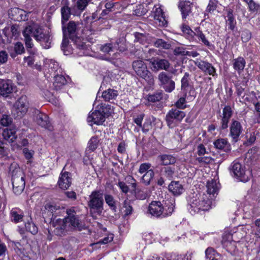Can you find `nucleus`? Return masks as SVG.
I'll return each instance as SVG.
<instances>
[{"instance_id": "nucleus-31", "label": "nucleus", "mask_w": 260, "mask_h": 260, "mask_svg": "<svg viewBox=\"0 0 260 260\" xmlns=\"http://www.w3.org/2000/svg\"><path fill=\"white\" fill-rule=\"evenodd\" d=\"M103 198H104V200H105L111 210L114 212H116L117 211V201L115 200L114 197L110 194L105 193L104 194Z\"/></svg>"}, {"instance_id": "nucleus-2", "label": "nucleus", "mask_w": 260, "mask_h": 260, "mask_svg": "<svg viewBox=\"0 0 260 260\" xmlns=\"http://www.w3.org/2000/svg\"><path fill=\"white\" fill-rule=\"evenodd\" d=\"M103 190L96 189L92 191L89 196L87 205L89 209L90 214L94 215H101L104 210Z\"/></svg>"}, {"instance_id": "nucleus-34", "label": "nucleus", "mask_w": 260, "mask_h": 260, "mask_svg": "<svg viewBox=\"0 0 260 260\" xmlns=\"http://www.w3.org/2000/svg\"><path fill=\"white\" fill-rule=\"evenodd\" d=\"M100 113L104 116V118H108L113 113L114 109L113 106L109 104H102L98 109Z\"/></svg>"}, {"instance_id": "nucleus-17", "label": "nucleus", "mask_w": 260, "mask_h": 260, "mask_svg": "<svg viewBox=\"0 0 260 260\" xmlns=\"http://www.w3.org/2000/svg\"><path fill=\"white\" fill-rule=\"evenodd\" d=\"M64 168L60 174L57 184L62 189H67L71 185L72 178L71 174L67 171H63Z\"/></svg>"}, {"instance_id": "nucleus-57", "label": "nucleus", "mask_w": 260, "mask_h": 260, "mask_svg": "<svg viewBox=\"0 0 260 260\" xmlns=\"http://www.w3.org/2000/svg\"><path fill=\"white\" fill-rule=\"evenodd\" d=\"M187 96L186 92L184 93V96L181 97L179 99V100L175 103V106L176 108H178V109H184L187 107L186 103V97Z\"/></svg>"}, {"instance_id": "nucleus-47", "label": "nucleus", "mask_w": 260, "mask_h": 260, "mask_svg": "<svg viewBox=\"0 0 260 260\" xmlns=\"http://www.w3.org/2000/svg\"><path fill=\"white\" fill-rule=\"evenodd\" d=\"M25 229L27 232H30L32 235H36L38 232V228L37 225L32 222L31 218L28 220L25 224Z\"/></svg>"}, {"instance_id": "nucleus-38", "label": "nucleus", "mask_w": 260, "mask_h": 260, "mask_svg": "<svg viewBox=\"0 0 260 260\" xmlns=\"http://www.w3.org/2000/svg\"><path fill=\"white\" fill-rule=\"evenodd\" d=\"M44 208L46 210L50 212L49 216H51V218L49 219V222H51L52 219H54V213L56 212L57 210H59L61 209L59 205H57L54 203H47Z\"/></svg>"}, {"instance_id": "nucleus-53", "label": "nucleus", "mask_w": 260, "mask_h": 260, "mask_svg": "<svg viewBox=\"0 0 260 260\" xmlns=\"http://www.w3.org/2000/svg\"><path fill=\"white\" fill-rule=\"evenodd\" d=\"M13 119L9 115L3 114L0 119V124L4 126H11Z\"/></svg>"}, {"instance_id": "nucleus-39", "label": "nucleus", "mask_w": 260, "mask_h": 260, "mask_svg": "<svg viewBox=\"0 0 260 260\" xmlns=\"http://www.w3.org/2000/svg\"><path fill=\"white\" fill-rule=\"evenodd\" d=\"M190 77V74L186 72L184 73L183 77L181 80V89L183 91H185V92H186L189 87L193 86V85L191 84Z\"/></svg>"}, {"instance_id": "nucleus-41", "label": "nucleus", "mask_w": 260, "mask_h": 260, "mask_svg": "<svg viewBox=\"0 0 260 260\" xmlns=\"http://www.w3.org/2000/svg\"><path fill=\"white\" fill-rule=\"evenodd\" d=\"M233 12V11L231 9L227 10V19H226V22L229 25V28L231 30H234L236 24V21L235 19Z\"/></svg>"}, {"instance_id": "nucleus-12", "label": "nucleus", "mask_w": 260, "mask_h": 260, "mask_svg": "<svg viewBox=\"0 0 260 260\" xmlns=\"http://www.w3.org/2000/svg\"><path fill=\"white\" fill-rule=\"evenodd\" d=\"M149 61L151 69L153 72L160 70L168 71L170 67V63L167 59L158 57H152L148 60Z\"/></svg>"}, {"instance_id": "nucleus-9", "label": "nucleus", "mask_w": 260, "mask_h": 260, "mask_svg": "<svg viewBox=\"0 0 260 260\" xmlns=\"http://www.w3.org/2000/svg\"><path fill=\"white\" fill-rule=\"evenodd\" d=\"M232 175L239 181L246 182L251 176V172L245 169V166L237 161H234L230 168Z\"/></svg>"}, {"instance_id": "nucleus-30", "label": "nucleus", "mask_w": 260, "mask_h": 260, "mask_svg": "<svg viewBox=\"0 0 260 260\" xmlns=\"http://www.w3.org/2000/svg\"><path fill=\"white\" fill-rule=\"evenodd\" d=\"M48 65V72L50 75L52 77L53 74H58L61 73V69L59 67L57 62L53 59L49 60L46 66Z\"/></svg>"}, {"instance_id": "nucleus-1", "label": "nucleus", "mask_w": 260, "mask_h": 260, "mask_svg": "<svg viewBox=\"0 0 260 260\" xmlns=\"http://www.w3.org/2000/svg\"><path fill=\"white\" fill-rule=\"evenodd\" d=\"M187 209L192 215L211 208L212 201L204 193H192L187 198Z\"/></svg>"}, {"instance_id": "nucleus-44", "label": "nucleus", "mask_w": 260, "mask_h": 260, "mask_svg": "<svg viewBox=\"0 0 260 260\" xmlns=\"http://www.w3.org/2000/svg\"><path fill=\"white\" fill-rule=\"evenodd\" d=\"M61 49L66 55H68L72 52V48L69 45V40L67 38H63Z\"/></svg>"}, {"instance_id": "nucleus-23", "label": "nucleus", "mask_w": 260, "mask_h": 260, "mask_svg": "<svg viewBox=\"0 0 260 260\" xmlns=\"http://www.w3.org/2000/svg\"><path fill=\"white\" fill-rule=\"evenodd\" d=\"M57 222H58V225L53 231L54 234L58 236L66 235L68 232L70 231L68 225L66 224L63 219H57Z\"/></svg>"}, {"instance_id": "nucleus-55", "label": "nucleus", "mask_w": 260, "mask_h": 260, "mask_svg": "<svg viewBox=\"0 0 260 260\" xmlns=\"http://www.w3.org/2000/svg\"><path fill=\"white\" fill-rule=\"evenodd\" d=\"M154 19L158 20L159 22H162V24L165 25L167 23V21L165 20V14L162 10L160 9H156L154 16Z\"/></svg>"}, {"instance_id": "nucleus-24", "label": "nucleus", "mask_w": 260, "mask_h": 260, "mask_svg": "<svg viewBox=\"0 0 260 260\" xmlns=\"http://www.w3.org/2000/svg\"><path fill=\"white\" fill-rule=\"evenodd\" d=\"M54 82L53 89L56 91L60 90L67 84V80L65 77L61 74H53Z\"/></svg>"}, {"instance_id": "nucleus-62", "label": "nucleus", "mask_w": 260, "mask_h": 260, "mask_svg": "<svg viewBox=\"0 0 260 260\" xmlns=\"http://www.w3.org/2000/svg\"><path fill=\"white\" fill-rule=\"evenodd\" d=\"M88 3V0H77L76 2L78 9L80 10L81 12H83L85 10Z\"/></svg>"}, {"instance_id": "nucleus-22", "label": "nucleus", "mask_w": 260, "mask_h": 260, "mask_svg": "<svg viewBox=\"0 0 260 260\" xmlns=\"http://www.w3.org/2000/svg\"><path fill=\"white\" fill-rule=\"evenodd\" d=\"M16 131L17 128L15 126H13L12 128H6L4 129L2 133L4 139L9 143L14 142L17 138Z\"/></svg>"}, {"instance_id": "nucleus-61", "label": "nucleus", "mask_w": 260, "mask_h": 260, "mask_svg": "<svg viewBox=\"0 0 260 260\" xmlns=\"http://www.w3.org/2000/svg\"><path fill=\"white\" fill-rule=\"evenodd\" d=\"M142 130L143 133H147L150 129L152 128V122L150 118H147L145 119V121L142 125Z\"/></svg>"}, {"instance_id": "nucleus-37", "label": "nucleus", "mask_w": 260, "mask_h": 260, "mask_svg": "<svg viewBox=\"0 0 260 260\" xmlns=\"http://www.w3.org/2000/svg\"><path fill=\"white\" fill-rule=\"evenodd\" d=\"M195 30H196V36L198 38L199 41H201L204 44V45L208 47V48L211 49V48L213 47V45L210 43V42L207 39L205 35L203 34V31L200 29V27H196Z\"/></svg>"}, {"instance_id": "nucleus-6", "label": "nucleus", "mask_w": 260, "mask_h": 260, "mask_svg": "<svg viewBox=\"0 0 260 260\" xmlns=\"http://www.w3.org/2000/svg\"><path fill=\"white\" fill-rule=\"evenodd\" d=\"M132 67L137 75L144 79L149 85L154 84L153 75L148 70L146 64L143 60H134L132 63Z\"/></svg>"}, {"instance_id": "nucleus-25", "label": "nucleus", "mask_w": 260, "mask_h": 260, "mask_svg": "<svg viewBox=\"0 0 260 260\" xmlns=\"http://www.w3.org/2000/svg\"><path fill=\"white\" fill-rule=\"evenodd\" d=\"M8 52L13 58H14L17 55L22 54L25 52L24 47L22 43L18 42L15 44L14 47H8Z\"/></svg>"}, {"instance_id": "nucleus-10", "label": "nucleus", "mask_w": 260, "mask_h": 260, "mask_svg": "<svg viewBox=\"0 0 260 260\" xmlns=\"http://www.w3.org/2000/svg\"><path fill=\"white\" fill-rule=\"evenodd\" d=\"M158 85L166 92H172L175 88V82L173 80V75L166 72H161L158 75Z\"/></svg>"}, {"instance_id": "nucleus-58", "label": "nucleus", "mask_w": 260, "mask_h": 260, "mask_svg": "<svg viewBox=\"0 0 260 260\" xmlns=\"http://www.w3.org/2000/svg\"><path fill=\"white\" fill-rule=\"evenodd\" d=\"M233 114V111L230 106H225L222 111V117L223 119L230 120Z\"/></svg>"}, {"instance_id": "nucleus-33", "label": "nucleus", "mask_w": 260, "mask_h": 260, "mask_svg": "<svg viewBox=\"0 0 260 260\" xmlns=\"http://www.w3.org/2000/svg\"><path fill=\"white\" fill-rule=\"evenodd\" d=\"M118 91L114 89L109 88L102 92V97L105 101L109 102L111 100H115L118 96Z\"/></svg>"}, {"instance_id": "nucleus-49", "label": "nucleus", "mask_w": 260, "mask_h": 260, "mask_svg": "<svg viewBox=\"0 0 260 260\" xmlns=\"http://www.w3.org/2000/svg\"><path fill=\"white\" fill-rule=\"evenodd\" d=\"M75 38H74V39L71 40L74 42L77 48L81 50L85 49L86 46L85 43L83 41V39L81 36V34L78 35V36L75 37Z\"/></svg>"}, {"instance_id": "nucleus-14", "label": "nucleus", "mask_w": 260, "mask_h": 260, "mask_svg": "<svg viewBox=\"0 0 260 260\" xmlns=\"http://www.w3.org/2000/svg\"><path fill=\"white\" fill-rule=\"evenodd\" d=\"M243 131L241 123L234 119L232 120L230 126L229 136L232 138V142L236 143L240 140V136Z\"/></svg>"}, {"instance_id": "nucleus-27", "label": "nucleus", "mask_w": 260, "mask_h": 260, "mask_svg": "<svg viewBox=\"0 0 260 260\" xmlns=\"http://www.w3.org/2000/svg\"><path fill=\"white\" fill-rule=\"evenodd\" d=\"M11 221L15 223H17L23 220L24 217L23 212L19 208H13L10 213Z\"/></svg>"}, {"instance_id": "nucleus-19", "label": "nucleus", "mask_w": 260, "mask_h": 260, "mask_svg": "<svg viewBox=\"0 0 260 260\" xmlns=\"http://www.w3.org/2000/svg\"><path fill=\"white\" fill-rule=\"evenodd\" d=\"M61 23L62 24H63V23L69 20L70 16L72 14L69 6L70 2L69 0H61Z\"/></svg>"}, {"instance_id": "nucleus-21", "label": "nucleus", "mask_w": 260, "mask_h": 260, "mask_svg": "<svg viewBox=\"0 0 260 260\" xmlns=\"http://www.w3.org/2000/svg\"><path fill=\"white\" fill-rule=\"evenodd\" d=\"M105 120L104 116H103L101 113H100V111L98 110L94 111L87 117L88 122H92L94 124L98 125H103Z\"/></svg>"}, {"instance_id": "nucleus-51", "label": "nucleus", "mask_w": 260, "mask_h": 260, "mask_svg": "<svg viewBox=\"0 0 260 260\" xmlns=\"http://www.w3.org/2000/svg\"><path fill=\"white\" fill-rule=\"evenodd\" d=\"M23 36L24 37L25 40V46L26 48H31L32 46H34V44H32L31 42V32L28 31H26V27L23 30Z\"/></svg>"}, {"instance_id": "nucleus-4", "label": "nucleus", "mask_w": 260, "mask_h": 260, "mask_svg": "<svg viewBox=\"0 0 260 260\" xmlns=\"http://www.w3.org/2000/svg\"><path fill=\"white\" fill-rule=\"evenodd\" d=\"M26 31L31 32V37L40 42L44 48L48 49L50 47L52 40L51 36L39 26L35 24L28 25L26 26Z\"/></svg>"}, {"instance_id": "nucleus-46", "label": "nucleus", "mask_w": 260, "mask_h": 260, "mask_svg": "<svg viewBox=\"0 0 260 260\" xmlns=\"http://www.w3.org/2000/svg\"><path fill=\"white\" fill-rule=\"evenodd\" d=\"M135 37V42H139L142 44H145L148 37V34L146 33H140L139 32H135L134 34Z\"/></svg>"}, {"instance_id": "nucleus-60", "label": "nucleus", "mask_w": 260, "mask_h": 260, "mask_svg": "<svg viewBox=\"0 0 260 260\" xmlns=\"http://www.w3.org/2000/svg\"><path fill=\"white\" fill-rule=\"evenodd\" d=\"M101 50L105 53H108L111 51H114V43H106L101 47Z\"/></svg>"}, {"instance_id": "nucleus-3", "label": "nucleus", "mask_w": 260, "mask_h": 260, "mask_svg": "<svg viewBox=\"0 0 260 260\" xmlns=\"http://www.w3.org/2000/svg\"><path fill=\"white\" fill-rule=\"evenodd\" d=\"M174 202L165 201V206L160 201H152L149 205L148 210L150 213L156 217H166L171 215L174 210Z\"/></svg>"}, {"instance_id": "nucleus-40", "label": "nucleus", "mask_w": 260, "mask_h": 260, "mask_svg": "<svg viewBox=\"0 0 260 260\" xmlns=\"http://www.w3.org/2000/svg\"><path fill=\"white\" fill-rule=\"evenodd\" d=\"M3 32L4 33L5 36L8 38L7 41L9 43H11L13 39H14L15 40L17 39L20 34L19 31H18V26L16 24L12 25L11 27V36L10 37V38L7 35L6 28L3 29Z\"/></svg>"}, {"instance_id": "nucleus-35", "label": "nucleus", "mask_w": 260, "mask_h": 260, "mask_svg": "<svg viewBox=\"0 0 260 260\" xmlns=\"http://www.w3.org/2000/svg\"><path fill=\"white\" fill-rule=\"evenodd\" d=\"M158 159L160 160L162 165L168 166L174 164L176 159L175 157L170 154H161L158 156Z\"/></svg>"}, {"instance_id": "nucleus-16", "label": "nucleus", "mask_w": 260, "mask_h": 260, "mask_svg": "<svg viewBox=\"0 0 260 260\" xmlns=\"http://www.w3.org/2000/svg\"><path fill=\"white\" fill-rule=\"evenodd\" d=\"M33 120L38 125L42 127L46 128L50 126V121L47 115L37 109L34 110Z\"/></svg>"}, {"instance_id": "nucleus-64", "label": "nucleus", "mask_w": 260, "mask_h": 260, "mask_svg": "<svg viewBox=\"0 0 260 260\" xmlns=\"http://www.w3.org/2000/svg\"><path fill=\"white\" fill-rule=\"evenodd\" d=\"M217 8V2L215 0H210L207 6L206 11L211 12L216 10Z\"/></svg>"}, {"instance_id": "nucleus-36", "label": "nucleus", "mask_w": 260, "mask_h": 260, "mask_svg": "<svg viewBox=\"0 0 260 260\" xmlns=\"http://www.w3.org/2000/svg\"><path fill=\"white\" fill-rule=\"evenodd\" d=\"M206 187L207 193L210 195H212L213 197H214L215 194H217L219 187L216 180L212 179L211 181H208Z\"/></svg>"}, {"instance_id": "nucleus-63", "label": "nucleus", "mask_w": 260, "mask_h": 260, "mask_svg": "<svg viewBox=\"0 0 260 260\" xmlns=\"http://www.w3.org/2000/svg\"><path fill=\"white\" fill-rule=\"evenodd\" d=\"M251 38L250 31L247 29H244L241 34V39L243 42H247Z\"/></svg>"}, {"instance_id": "nucleus-5", "label": "nucleus", "mask_w": 260, "mask_h": 260, "mask_svg": "<svg viewBox=\"0 0 260 260\" xmlns=\"http://www.w3.org/2000/svg\"><path fill=\"white\" fill-rule=\"evenodd\" d=\"M85 28L88 29L87 26H86L82 21H70L67 25L63 23V24H62L63 38H67L70 40L74 39L75 37L81 34L80 31L82 33Z\"/></svg>"}, {"instance_id": "nucleus-32", "label": "nucleus", "mask_w": 260, "mask_h": 260, "mask_svg": "<svg viewBox=\"0 0 260 260\" xmlns=\"http://www.w3.org/2000/svg\"><path fill=\"white\" fill-rule=\"evenodd\" d=\"M181 29L186 38L190 41L195 40L194 37L196 35V30H192L188 25L185 24H182Z\"/></svg>"}, {"instance_id": "nucleus-48", "label": "nucleus", "mask_w": 260, "mask_h": 260, "mask_svg": "<svg viewBox=\"0 0 260 260\" xmlns=\"http://www.w3.org/2000/svg\"><path fill=\"white\" fill-rule=\"evenodd\" d=\"M153 45L156 48H161L164 49H169L171 47L170 43L161 39H156L153 42Z\"/></svg>"}, {"instance_id": "nucleus-11", "label": "nucleus", "mask_w": 260, "mask_h": 260, "mask_svg": "<svg viewBox=\"0 0 260 260\" xmlns=\"http://www.w3.org/2000/svg\"><path fill=\"white\" fill-rule=\"evenodd\" d=\"M29 106L27 97L22 95L14 105L13 113L18 118L22 117L26 113Z\"/></svg>"}, {"instance_id": "nucleus-20", "label": "nucleus", "mask_w": 260, "mask_h": 260, "mask_svg": "<svg viewBox=\"0 0 260 260\" xmlns=\"http://www.w3.org/2000/svg\"><path fill=\"white\" fill-rule=\"evenodd\" d=\"M168 189L175 196H179L184 191L183 186L178 181H172L168 185Z\"/></svg>"}, {"instance_id": "nucleus-15", "label": "nucleus", "mask_w": 260, "mask_h": 260, "mask_svg": "<svg viewBox=\"0 0 260 260\" xmlns=\"http://www.w3.org/2000/svg\"><path fill=\"white\" fill-rule=\"evenodd\" d=\"M13 190L15 194H20L25 187L24 177L23 175L13 174L12 177Z\"/></svg>"}, {"instance_id": "nucleus-50", "label": "nucleus", "mask_w": 260, "mask_h": 260, "mask_svg": "<svg viewBox=\"0 0 260 260\" xmlns=\"http://www.w3.org/2000/svg\"><path fill=\"white\" fill-rule=\"evenodd\" d=\"M154 172L153 170L150 169L145 173L142 179L145 185H148L150 184V182L154 178Z\"/></svg>"}, {"instance_id": "nucleus-43", "label": "nucleus", "mask_w": 260, "mask_h": 260, "mask_svg": "<svg viewBox=\"0 0 260 260\" xmlns=\"http://www.w3.org/2000/svg\"><path fill=\"white\" fill-rule=\"evenodd\" d=\"M175 174V168L171 167H165L161 169L160 175L171 180Z\"/></svg>"}, {"instance_id": "nucleus-45", "label": "nucleus", "mask_w": 260, "mask_h": 260, "mask_svg": "<svg viewBox=\"0 0 260 260\" xmlns=\"http://www.w3.org/2000/svg\"><path fill=\"white\" fill-rule=\"evenodd\" d=\"M164 96L162 91H157L152 94H149L147 97V100L149 102L155 103L160 101Z\"/></svg>"}, {"instance_id": "nucleus-28", "label": "nucleus", "mask_w": 260, "mask_h": 260, "mask_svg": "<svg viewBox=\"0 0 260 260\" xmlns=\"http://www.w3.org/2000/svg\"><path fill=\"white\" fill-rule=\"evenodd\" d=\"M198 67L203 72L212 76H216V69L212 64L208 62L203 61L199 63Z\"/></svg>"}, {"instance_id": "nucleus-56", "label": "nucleus", "mask_w": 260, "mask_h": 260, "mask_svg": "<svg viewBox=\"0 0 260 260\" xmlns=\"http://www.w3.org/2000/svg\"><path fill=\"white\" fill-rule=\"evenodd\" d=\"M248 6L249 11L255 14H260V4L252 1Z\"/></svg>"}, {"instance_id": "nucleus-52", "label": "nucleus", "mask_w": 260, "mask_h": 260, "mask_svg": "<svg viewBox=\"0 0 260 260\" xmlns=\"http://www.w3.org/2000/svg\"><path fill=\"white\" fill-rule=\"evenodd\" d=\"M99 138L98 136H93L91 138L88 143V148L91 152L94 151L98 147L99 144Z\"/></svg>"}, {"instance_id": "nucleus-59", "label": "nucleus", "mask_w": 260, "mask_h": 260, "mask_svg": "<svg viewBox=\"0 0 260 260\" xmlns=\"http://www.w3.org/2000/svg\"><path fill=\"white\" fill-rule=\"evenodd\" d=\"M115 49L119 50L120 52H123L126 50V45L124 43H122L120 39L117 40L114 43V50Z\"/></svg>"}, {"instance_id": "nucleus-26", "label": "nucleus", "mask_w": 260, "mask_h": 260, "mask_svg": "<svg viewBox=\"0 0 260 260\" xmlns=\"http://www.w3.org/2000/svg\"><path fill=\"white\" fill-rule=\"evenodd\" d=\"M178 7L181 12L182 19H185L191 12L192 4L189 1H182L180 2Z\"/></svg>"}, {"instance_id": "nucleus-29", "label": "nucleus", "mask_w": 260, "mask_h": 260, "mask_svg": "<svg viewBox=\"0 0 260 260\" xmlns=\"http://www.w3.org/2000/svg\"><path fill=\"white\" fill-rule=\"evenodd\" d=\"M213 144L215 147L217 149L222 150L226 152L231 151V145L225 139H218L215 140Z\"/></svg>"}, {"instance_id": "nucleus-18", "label": "nucleus", "mask_w": 260, "mask_h": 260, "mask_svg": "<svg viewBox=\"0 0 260 260\" xmlns=\"http://www.w3.org/2000/svg\"><path fill=\"white\" fill-rule=\"evenodd\" d=\"M11 18L17 21H26L28 20V16L26 12L22 9L14 8L12 9L9 12Z\"/></svg>"}, {"instance_id": "nucleus-8", "label": "nucleus", "mask_w": 260, "mask_h": 260, "mask_svg": "<svg viewBox=\"0 0 260 260\" xmlns=\"http://www.w3.org/2000/svg\"><path fill=\"white\" fill-rule=\"evenodd\" d=\"M185 115L184 112L178 109V108H172L167 113L165 117L167 126L170 128L176 127L182 121Z\"/></svg>"}, {"instance_id": "nucleus-7", "label": "nucleus", "mask_w": 260, "mask_h": 260, "mask_svg": "<svg viewBox=\"0 0 260 260\" xmlns=\"http://www.w3.org/2000/svg\"><path fill=\"white\" fill-rule=\"evenodd\" d=\"M67 216L63 219L66 224L68 225L69 231L78 230L81 231L85 229V224L81 221L79 215H77L73 209L67 210Z\"/></svg>"}, {"instance_id": "nucleus-54", "label": "nucleus", "mask_w": 260, "mask_h": 260, "mask_svg": "<svg viewBox=\"0 0 260 260\" xmlns=\"http://www.w3.org/2000/svg\"><path fill=\"white\" fill-rule=\"evenodd\" d=\"M123 207L125 208L124 216L126 217L133 213V208L131 204V201L125 200L123 202Z\"/></svg>"}, {"instance_id": "nucleus-13", "label": "nucleus", "mask_w": 260, "mask_h": 260, "mask_svg": "<svg viewBox=\"0 0 260 260\" xmlns=\"http://www.w3.org/2000/svg\"><path fill=\"white\" fill-rule=\"evenodd\" d=\"M16 86L10 80L0 79V96L5 98H11L14 91H16Z\"/></svg>"}, {"instance_id": "nucleus-42", "label": "nucleus", "mask_w": 260, "mask_h": 260, "mask_svg": "<svg viewBox=\"0 0 260 260\" xmlns=\"http://www.w3.org/2000/svg\"><path fill=\"white\" fill-rule=\"evenodd\" d=\"M233 67L234 69L240 74L243 70L245 66V60L244 58L239 57L233 60Z\"/></svg>"}]
</instances>
